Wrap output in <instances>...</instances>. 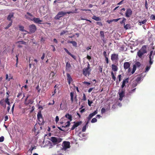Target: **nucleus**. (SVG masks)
Returning a JSON list of instances; mask_svg holds the SVG:
<instances>
[{"instance_id":"1","label":"nucleus","mask_w":155,"mask_h":155,"mask_svg":"<svg viewBox=\"0 0 155 155\" xmlns=\"http://www.w3.org/2000/svg\"><path fill=\"white\" fill-rule=\"evenodd\" d=\"M146 53V47L143 46L137 52V55L140 58L143 59L144 58V54Z\"/></svg>"},{"instance_id":"2","label":"nucleus","mask_w":155,"mask_h":155,"mask_svg":"<svg viewBox=\"0 0 155 155\" xmlns=\"http://www.w3.org/2000/svg\"><path fill=\"white\" fill-rule=\"evenodd\" d=\"M153 53V51H151L150 53V54L149 55L150 59L149 64L150 65L147 66L145 68V72H147L149 71L151 67V65L153 64V61H152V60L153 58V56H152Z\"/></svg>"},{"instance_id":"3","label":"nucleus","mask_w":155,"mask_h":155,"mask_svg":"<svg viewBox=\"0 0 155 155\" xmlns=\"http://www.w3.org/2000/svg\"><path fill=\"white\" fill-rule=\"evenodd\" d=\"M62 150H66L67 149L70 147V142L68 141H64L62 144Z\"/></svg>"},{"instance_id":"4","label":"nucleus","mask_w":155,"mask_h":155,"mask_svg":"<svg viewBox=\"0 0 155 155\" xmlns=\"http://www.w3.org/2000/svg\"><path fill=\"white\" fill-rule=\"evenodd\" d=\"M90 65L88 63V65L87 68H84L83 69V74L85 76H89L91 70L90 68Z\"/></svg>"},{"instance_id":"5","label":"nucleus","mask_w":155,"mask_h":155,"mask_svg":"<svg viewBox=\"0 0 155 155\" xmlns=\"http://www.w3.org/2000/svg\"><path fill=\"white\" fill-rule=\"evenodd\" d=\"M62 140L63 139L61 138L54 137H51L50 139L51 141L53 143H58L61 142L62 141Z\"/></svg>"},{"instance_id":"6","label":"nucleus","mask_w":155,"mask_h":155,"mask_svg":"<svg viewBox=\"0 0 155 155\" xmlns=\"http://www.w3.org/2000/svg\"><path fill=\"white\" fill-rule=\"evenodd\" d=\"M65 12L63 11L59 12L54 17L55 19L58 20L61 17L65 15Z\"/></svg>"},{"instance_id":"7","label":"nucleus","mask_w":155,"mask_h":155,"mask_svg":"<svg viewBox=\"0 0 155 155\" xmlns=\"http://www.w3.org/2000/svg\"><path fill=\"white\" fill-rule=\"evenodd\" d=\"M140 63L139 62H137L135 63V64H134L133 66V70L131 72L132 74H133L135 72L136 70L137 67H140Z\"/></svg>"},{"instance_id":"8","label":"nucleus","mask_w":155,"mask_h":155,"mask_svg":"<svg viewBox=\"0 0 155 155\" xmlns=\"http://www.w3.org/2000/svg\"><path fill=\"white\" fill-rule=\"evenodd\" d=\"M30 32L34 33L36 30V26L34 24H32L29 26Z\"/></svg>"},{"instance_id":"9","label":"nucleus","mask_w":155,"mask_h":155,"mask_svg":"<svg viewBox=\"0 0 155 155\" xmlns=\"http://www.w3.org/2000/svg\"><path fill=\"white\" fill-rule=\"evenodd\" d=\"M37 117L38 121L41 123L43 122V120L42 117V116L41 112H39L37 114Z\"/></svg>"},{"instance_id":"10","label":"nucleus","mask_w":155,"mask_h":155,"mask_svg":"<svg viewBox=\"0 0 155 155\" xmlns=\"http://www.w3.org/2000/svg\"><path fill=\"white\" fill-rule=\"evenodd\" d=\"M32 21H33L34 23H35L42 24L41 22L42 21L40 20L39 18H33Z\"/></svg>"},{"instance_id":"11","label":"nucleus","mask_w":155,"mask_h":155,"mask_svg":"<svg viewBox=\"0 0 155 155\" xmlns=\"http://www.w3.org/2000/svg\"><path fill=\"white\" fill-rule=\"evenodd\" d=\"M132 13V12L130 8L127 9L126 12L125 16L127 17H129Z\"/></svg>"},{"instance_id":"12","label":"nucleus","mask_w":155,"mask_h":155,"mask_svg":"<svg viewBox=\"0 0 155 155\" xmlns=\"http://www.w3.org/2000/svg\"><path fill=\"white\" fill-rule=\"evenodd\" d=\"M118 93L120 97L119 100L120 101H121L122 100L123 97L124 96V91L122 90L120 91V90H119Z\"/></svg>"},{"instance_id":"13","label":"nucleus","mask_w":155,"mask_h":155,"mask_svg":"<svg viewBox=\"0 0 155 155\" xmlns=\"http://www.w3.org/2000/svg\"><path fill=\"white\" fill-rule=\"evenodd\" d=\"M25 16L27 19L32 21L33 18H32L33 15L30 13L27 12L26 14L25 15Z\"/></svg>"},{"instance_id":"14","label":"nucleus","mask_w":155,"mask_h":155,"mask_svg":"<svg viewBox=\"0 0 155 155\" xmlns=\"http://www.w3.org/2000/svg\"><path fill=\"white\" fill-rule=\"evenodd\" d=\"M97 109L94 112L90 114L87 117V119L89 120H90L97 113Z\"/></svg>"},{"instance_id":"15","label":"nucleus","mask_w":155,"mask_h":155,"mask_svg":"<svg viewBox=\"0 0 155 155\" xmlns=\"http://www.w3.org/2000/svg\"><path fill=\"white\" fill-rule=\"evenodd\" d=\"M118 55L117 54H114L111 55V60L112 61H116L118 59Z\"/></svg>"},{"instance_id":"16","label":"nucleus","mask_w":155,"mask_h":155,"mask_svg":"<svg viewBox=\"0 0 155 155\" xmlns=\"http://www.w3.org/2000/svg\"><path fill=\"white\" fill-rule=\"evenodd\" d=\"M67 76L68 84L69 85H70L71 82L72 81V78L69 74L67 73Z\"/></svg>"},{"instance_id":"17","label":"nucleus","mask_w":155,"mask_h":155,"mask_svg":"<svg viewBox=\"0 0 155 155\" xmlns=\"http://www.w3.org/2000/svg\"><path fill=\"white\" fill-rule=\"evenodd\" d=\"M66 107V104L65 103V102L64 101H62V103L60 105V108L61 110H64V109Z\"/></svg>"},{"instance_id":"18","label":"nucleus","mask_w":155,"mask_h":155,"mask_svg":"<svg viewBox=\"0 0 155 155\" xmlns=\"http://www.w3.org/2000/svg\"><path fill=\"white\" fill-rule=\"evenodd\" d=\"M130 66V64L128 62H125L124 63V67L125 70L128 69Z\"/></svg>"},{"instance_id":"19","label":"nucleus","mask_w":155,"mask_h":155,"mask_svg":"<svg viewBox=\"0 0 155 155\" xmlns=\"http://www.w3.org/2000/svg\"><path fill=\"white\" fill-rule=\"evenodd\" d=\"M100 34L101 38L103 41L104 42H105V40L104 39V31H101L100 32Z\"/></svg>"},{"instance_id":"20","label":"nucleus","mask_w":155,"mask_h":155,"mask_svg":"<svg viewBox=\"0 0 155 155\" xmlns=\"http://www.w3.org/2000/svg\"><path fill=\"white\" fill-rule=\"evenodd\" d=\"M14 14L13 12L9 13L7 18V19L8 21H12V18H13Z\"/></svg>"},{"instance_id":"21","label":"nucleus","mask_w":155,"mask_h":155,"mask_svg":"<svg viewBox=\"0 0 155 155\" xmlns=\"http://www.w3.org/2000/svg\"><path fill=\"white\" fill-rule=\"evenodd\" d=\"M128 78H127L124 80L123 81L122 84L121 85V88H123L125 85V84L128 82Z\"/></svg>"},{"instance_id":"22","label":"nucleus","mask_w":155,"mask_h":155,"mask_svg":"<svg viewBox=\"0 0 155 155\" xmlns=\"http://www.w3.org/2000/svg\"><path fill=\"white\" fill-rule=\"evenodd\" d=\"M19 29L20 31H25V32H26L27 33H28L30 34V32H28L27 31L24 29V27L23 26L21 25H19Z\"/></svg>"},{"instance_id":"23","label":"nucleus","mask_w":155,"mask_h":155,"mask_svg":"<svg viewBox=\"0 0 155 155\" xmlns=\"http://www.w3.org/2000/svg\"><path fill=\"white\" fill-rule=\"evenodd\" d=\"M5 103H6L8 104L9 105V106L7 108L8 111V112H9V111L10 110V106H9L10 105V103L9 101V99L8 98V97H7L5 99Z\"/></svg>"},{"instance_id":"24","label":"nucleus","mask_w":155,"mask_h":155,"mask_svg":"<svg viewBox=\"0 0 155 155\" xmlns=\"http://www.w3.org/2000/svg\"><path fill=\"white\" fill-rule=\"evenodd\" d=\"M65 117L69 120L70 121L72 120V116L71 115H70L69 114H67L65 115Z\"/></svg>"},{"instance_id":"25","label":"nucleus","mask_w":155,"mask_h":155,"mask_svg":"<svg viewBox=\"0 0 155 155\" xmlns=\"http://www.w3.org/2000/svg\"><path fill=\"white\" fill-rule=\"evenodd\" d=\"M89 123V121H87L86 124L83 127L82 129V131L83 132H85L86 129L87 127L88 126V124Z\"/></svg>"},{"instance_id":"26","label":"nucleus","mask_w":155,"mask_h":155,"mask_svg":"<svg viewBox=\"0 0 155 155\" xmlns=\"http://www.w3.org/2000/svg\"><path fill=\"white\" fill-rule=\"evenodd\" d=\"M112 70L114 71H117L118 69L117 66L114 64H112Z\"/></svg>"},{"instance_id":"27","label":"nucleus","mask_w":155,"mask_h":155,"mask_svg":"<svg viewBox=\"0 0 155 155\" xmlns=\"http://www.w3.org/2000/svg\"><path fill=\"white\" fill-rule=\"evenodd\" d=\"M92 18L96 21H100L101 19L99 17H96L95 15H94L92 17Z\"/></svg>"},{"instance_id":"28","label":"nucleus","mask_w":155,"mask_h":155,"mask_svg":"<svg viewBox=\"0 0 155 155\" xmlns=\"http://www.w3.org/2000/svg\"><path fill=\"white\" fill-rule=\"evenodd\" d=\"M124 28L126 29H129L130 28V25L129 24H127L126 25H124Z\"/></svg>"},{"instance_id":"29","label":"nucleus","mask_w":155,"mask_h":155,"mask_svg":"<svg viewBox=\"0 0 155 155\" xmlns=\"http://www.w3.org/2000/svg\"><path fill=\"white\" fill-rule=\"evenodd\" d=\"M68 43H70L72 44L73 46H76L77 45V43L74 41H68Z\"/></svg>"},{"instance_id":"30","label":"nucleus","mask_w":155,"mask_h":155,"mask_svg":"<svg viewBox=\"0 0 155 155\" xmlns=\"http://www.w3.org/2000/svg\"><path fill=\"white\" fill-rule=\"evenodd\" d=\"M71 66L70 63H68V62H67L66 63V69L67 70H68L70 69V68L71 67Z\"/></svg>"},{"instance_id":"31","label":"nucleus","mask_w":155,"mask_h":155,"mask_svg":"<svg viewBox=\"0 0 155 155\" xmlns=\"http://www.w3.org/2000/svg\"><path fill=\"white\" fill-rule=\"evenodd\" d=\"M70 95L71 96V102H72L73 101L74 93L72 92H71Z\"/></svg>"},{"instance_id":"32","label":"nucleus","mask_w":155,"mask_h":155,"mask_svg":"<svg viewBox=\"0 0 155 155\" xmlns=\"http://www.w3.org/2000/svg\"><path fill=\"white\" fill-rule=\"evenodd\" d=\"M12 21H11L10 23L5 28V29H8L9 27H10L11 25H12Z\"/></svg>"},{"instance_id":"33","label":"nucleus","mask_w":155,"mask_h":155,"mask_svg":"<svg viewBox=\"0 0 155 155\" xmlns=\"http://www.w3.org/2000/svg\"><path fill=\"white\" fill-rule=\"evenodd\" d=\"M147 20L145 19V20H143V21H142L141 22L139 21V24L140 25H141V23H142V24H144L146 23V22H147Z\"/></svg>"},{"instance_id":"34","label":"nucleus","mask_w":155,"mask_h":155,"mask_svg":"<svg viewBox=\"0 0 155 155\" xmlns=\"http://www.w3.org/2000/svg\"><path fill=\"white\" fill-rule=\"evenodd\" d=\"M81 124V122H77L76 123H75L74 124V125L75 126V127H77L79 125H80Z\"/></svg>"},{"instance_id":"35","label":"nucleus","mask_w":155,"mask_h":155,"mask_svg":"<svg viewBox=\"0 0 155 155\" xmlns=\"http://www.w3.org/2000/svg\"><path fill=\"white\" fill-rule=\"evenodd\" d=\"M126 21V19L124 18H123L122 20L120 22V23L121 24H123L124 25L125 24V22Z\"/></svg>"},{"instance_id":"36","label":"nucleus","mask_w":155,"mask_h":155,"mask_svg":"<svg viewBox=\"0 0 155 155\" xmlns=\"http://www.w3.org/2000/svg\"><path fill=\"white\" fill-rule=\"evenodd\" d=\"M97 119L95 118H94L92 119L91 122L92 123H94L97 122Z\"/></svg>"},{"instance_id":"37","label":"nucleus","mask_w":155,"mask_h":155,"mask_svg":"<svg viewBox=\"0 0 155 155\" xmlns=\"http://www.w3.org/2000/svg\"><path fill=\"white\" fill-rule=\"evenodd\" d=\"M137 85V84L136 83V81H134L133 82V84H132V87H135Z\"/></svg>"},{"instance_id":"38","label":"nucleus","mask_w":155,"mask_h":155,"mask_svg":"<svg viewBox=\"0 0 155 155\" xmlns=\"http://www.w3.org/2000/svg\"><path fill=\"white\" fill-rule=\"evenodd\" d=\"M25 42L23 41H18L16 43L17 44H25Z\"/></svg>"},{"instance_id":"39","label":"nucleus","mask_w":155,"mask_h":155,"mask_svg":"<svg viewBox=\"0 0 155 155\" xmlns=\"http://www.w3.org/2000/svg\"><path fill=\"white\" fill-rule=\"evenodd\" d=\"M4 140V137L3 136L0 137V142H2Z\"/></svg>"},{"instance_id":"40","label":"nucleus","mask_w":155,"mask_h":155,"mask_svg":"<svg viewBox=\"0 0 155 155\" xmlns=\"http://www.w3.org/2000/svg\"><path fill=\"white\" fill-rule=\"evenodd\" d=\"M141 79V78L140 77H138L136 79V81L138 82L140 81Z\"/></svg>"},{"instance_id":"41","label":"nucleus","mask_w":155,"mask_h":155,"mask_svg":"<svg viewBox=\"0 0 155 155\" xmlns=\"http://www.w3.org/2000/svg\"><path fill=\"white\" fill-rule=\"evenodd\" d=\"M82 100L84 101H86V96H85V94L84 93L83 94V97Z\"/></svg>"},{"instance_id":"42","label":"nucleus","mask_w":155,"mask_h":155,"mask_svg":"<svg viewBox=\"0 0 155 155\" xmlns=\"http://www.w3.org/2000/svg\"><path fill=\"white\" fill-rule=\"evenodd\" d=\"M106 110L104 108H102L101 110V112L102 114H103L105 112Z\"/></svg>"},{"instance_id":"43","label":"nucleus","mask_w":155,"mask_h":155,"mask_svg":"<svg viewBox=\"0 0 155 155\" xmlns=\"http://www.w3.org/2000/svg\"><path fill=\"white\" fill-rule=\"evenodd\" d=\"M93 103L92 101H90L89 100H88V104L89 106H91V104Z\"/></svg>"},{"instance_id":"44","label":"nucleus","mask_w":155,"mask_h":155,"mask_svg":"<svg viewBox=\"0 0 155 155\" xmlns=\"http://www.w3.org/2000/svg\"><path fill=\"white\" fill-rule=\"evenodd\" d=\"M150 18L152 20H155V15H152L151 16Z\"/></svg>"},{"instance_id":"45","label":"nucleus","mask_w":155,"mask_h":155,"mask_svg":"<svg viewBox=\"0 0 155 155\" xmlns=\"http://www.w3.org/2000/svg\"><path fill=\"white\" fill-rule=\"evenodd\" d=\"M145 7H146V8L147 9L148 8V4H147V0H146L145 1Z\"/></svg>"},{"instance_id":"46","label":"nucleus","mask_w":155,"mask_h":155,"mask_svg":"<svg viewBox=\"0 0 155 155\" xmlns=\"http://www.w3.org/2000/svg\"><path fill=\"white\" fill-rule=\"evenodd\" d=\"M59 120V119L58 117V116H56L55 118V121L56 123H57Z\"/></svg>"},{"instance_id":"47","label":"nucleus","mask_w":155,"mask_h":155,"mask_svg":"<svg viewBox=\"0 0 155 155\" xmlns=\"http://www.w3.org/2000/svg\"><path fill=\"white\" fill-rule=\"evenodd\" d=\"M70 121H68L67 122V124H66V127H68V126H69L70 125Z\"/></svg>"},{"instance_id":"48","label":"nucleus","mask_w":155,"mask_h":155,"mask_svg":"<svg viewBox=\"0 0 155 155\" xmlns=\"http://www.w3.org/2000/svg\"><path fill=\"white\" fill-rule=\"evenodd\" d=\"M64 50L66 51V52L68 54H70V53L69 52L68 50L66 48H64Z\"/></svg>"},{"instance_id":"49","label":"nucleus","mask_w":155,"mask_h":155,"mask_svg":"<svg viewBox=\"0 0 155 155\" xmlns=\"http://www.w3.org/2000/svg\"><path fill=\"white\" fill-rule=\"evenodd\" d=\"M74 12H65V15H66L67 14H70L71 13H73Z\"/></svg>"},{"instance_id":"50","label":"nucleus","mask_w":155,"mask_h":155,"mask_svg":"<svg viewBox=\"0 0 155 155\" xmlns=\"http://www.w3.org/2000/svg\"><path fill=\"white\" fill-rule=\"evenodd\" d=\"M97 23L100 26H102V23L101 22H97Z\"/></svg>"},{"instance_id":"51","label":"nucleus","mask_w":155,"mask_h":155,"mask_svg":"<svg viewBox=\"0 0 155 155\" xmlns=\"http://www.w3.org/2000/svg\"><path fill=\"white\" fill-rule=\"evenodd\" d=\"M33 150V149L31 147V148L29 150L28 152L31 153H32V151Z\"/></svg>"},{"instance_id":"52","label":"nucleus","mask_w":155,"mask_h":155,"mask_svg":"<svg viewBox=\"0 0 155 155\" xmlns=\"http://www.w3.org/2000/svg\"><path fill=\"white\" fill-rule=\"evenodd\" d=\"M102 68L100 66L99 68V70L101 72H102Z\"/></svg>"},{"instance_id":"53","label":"nucleus","mask_w":155,"mask_h":155,"mask_svg":"<svg viewBox=\"0 0 155 155\" xmlns=\"http://www.w3.org/2000/svg\"><path fill=\"white\" fill-rule=\"evenodd\" d=\"M45 57V54L44 53H43V55H42V57H41V59L42 60H43L44 59Z\"/></svg>"},{"instance_id":"54","label":"nucleus","mask_w":155,"mask_h":155,"mask_svg":"<svg viewBox=\"0 0 155 155\" xmlns=\"http://www.w3.org/2000/svg\"><path fill=\"white\" fill-rule=\"evenodd\" d=\"M54 72H51L50 74V76H52V77H53L54 76Z\"/></svg>"},{"instance_id":"55","label":"nucleus","mask_w":155,"mask_h":155,"mask_svg":"<svg viewBox=\"0 0 155 155\" xmlns=\"http://www.w3.org/2000/svg\"><path fill=\"white\" fill-rule=\"evenodd\" d=\"M120 19V18H119L117 19H113V21H114L115 22H117L118 20H119Z\"/></svg>"},{"instance_id":"56","label":"nucleus","mask_w":155,"mask_h":155,"mask_svg":"<svg viewBox=\"0 0 155 155\" xmlns=\"http://www.w3.org/2000/svg\"><path fill=\"white\" fill-rule=\"evenodd\" d=\"M94 89V88H90L89 90H88V92L89 93L91 92L93 90V89Z\"/></svg>"},{"instance_id":"57","label":"nucleus","mask_w":155,"mask_h":155,"mask_svg":"<svg viewBox=\"0 0 155 155\" xmlns=\"http://www.w3.org/2000/svg\"><path fill=\"white\" fill-rule=\"evenodd\" d=\"M121 75L120 74L118 75V78H119V82L120 81H121Z\"/></svg>"},{"instance_id":"58","label":"nucleus","mask_w":155,"mask_h":155,"mask_svg":"<svg viewBox=\"0 0 155 155\" xmlns=\"http://www.w3.org/2000/svg\"><path fill=\"white\" fill-rule=\"evenodd\" d=\"M87 58L89 60H90L91 59V57L88 55L87 56Z\"/></svg>"},{"instance_id":"59","label":"nucleus","mask_w":155,"mask_h":155,"mask_svg":"<svg viewBox=\"0 0 155 155\" xmlns=\"http://www.w3.org/2000/svg\"><path fill=\"white\" fill-rule=\"evenodd\" d=\"M103 54L104 55V57L105 58L107 57V53L105 51H104L103 52Z\"/></svg>"},{"instance_id":"60","label":"nucleus","mask_w":155,"mask_h":155,"mask_svg":"<svg viewBox=\"0 0 155 155\" xmlns=\"http://www.w3.org/2000/svg\"><path fill=\"white\" fill-rule=\"evenodd\" d=\"M84 84H87L88 85H89L90 84V83H89V82H86V81H84Z\"/></svg>"},{"instance_id":"61","label":"nucleus","mask_w":155,"mask_h":155,"mask_svg":"<svg viewBox=\"0 0 155 155\" xmlns=\"http://www.w3.org/2000/svg\"><path fill=\"white\" fill-rule=\"evenodd\" d=\"M14 107H15V104H13V106L12 107V112H13Z\"/></svg>"},{"instance_id":"62","label":"nucleus","mask_w":155,"mask_h":155,"mask_svg":"<svg viewBox=\"0 0 155 155\" xmlns=\"http://www.w3.org/2000/svg\"><path fill=\"white\" fill-rule=\"evenodd\" d=\"M66 32H67L66 31H62V32L60 34L61 35H62L63 34H64Z\"/></svg>"},{"instance_id":"63","label":"nucleus","mask_w":155,"mask_h":155,"mask_svg":"<svg viewBox=\"0 0 155 155\" xmlns=\"http://www.w3.org/2000/svg\"><path fill=\"white\" fill-rule=\"evenodd\" d=\"M105 58V61H106L107 63V64L108 63V60L107 57Z\"/></svg>"},{"instance_id":"64","label":"nucleus","mask_w":155,"mask_h":155,"mask_svg":"<svg viewBox=\"0 0 155 155\" xmlns=\"http://www.w3.org/2000/svg\"><path fill=\"white\" fill-rule=\"evenodd\" d=\"M113 21V20H107V22H108L109 24H110V23Z\"/></svg>"}]
</instances>
